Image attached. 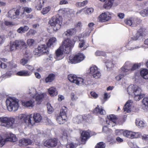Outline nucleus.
Wrapping results in <instances>:
<instances>
[{"mask_svg": "<svg viewBox=\"0 0 148 148\" xmlns=\"http://www.w3.org/2000/svg\"><path fill=\"white\" fill-rule=\"evenodd\" d=\"M90 94L91 96L95 99L97 98L98 97V94L94 91H91Z\"/></svg>", "mask_w": 148, "mask_h": 148, "instance_id": "obj_55", "label": "nucleus"}, {"mask_svg": "<svg viewBox=\"0 0 148 148\" xmlns=\"http://www.w3.org/2000/svg\"><path fill=\"white\" fill-rule=\"evenodd\" d=\"M28 59L23 58L20 61V63L23 65L24 66L28 63Z\"/></svg>", "mask_w": 148, "mask_h": 148, "instance_id": "obj_51", "label": "nucleus"}, {"mask_svg": "<svg viewBox=\"0 0 148 148\" xmlns=\"http://www.w3.org/2000/svg\"><path fill=\"white\" fill-rule=\"evenodd\" d=\"M58 139L56 138H51L48 139L45 141L43 145L47 147H54L57 145Z\"/></svg>", "mask_w": 148, "mask_h": 148, "instance_id": "obj_11", "label": "nucleus"}, {"mask_svg": "<svg viewBox=\"0 0 148 148\" xmlns=\"http://www.w3.org/2000/svg\"><path fill=\"white\" fill-rule=\"evenodd\" d=\"M97 70H98V69L95 66L90 67V68L89 74L91 75L92 74H94L95 72H96Z\"/></svg>", "mask_w": 148, "mask_h": 148, "instance_id": "obj_41", "label": "nucleus"}, {"mask_svg": "<svg viewBox=\"0 0 148 148\" xmlns=\"http://www.w3.org/2000/svg\"><path fill=\"white\" fill-rule=\"evenodd\" d=\"M32 143V140L29 138H23L19 140V145L21 146H26Z\"/></svg>", "mask_w": 148, "mask_h": 148, "instance_id": "obj_17", "label": "nucleus"}, {"mask_svg": "<svg viewBox=\"0 0 148 148\" xmlns=\"http://www.w3.org/2000/svg\"><path fill=\"white\" fill-rule=\"evenodd\" d=\"M44 97V95L43 94L37 95L35 98L36 101L37 102V104H40Z\"/></svg>", "mask_w": 148, "mask_h": 148, "instance_id": "obj_32", "label": "nucleus"}, {"mask_svg": "<svg viewBox=\"0 0 148 148\" xmlns=\"http://www.w3.org/2000/svg\"><path fill=\"white\" fill-rule=\"evenodd\" d=\"M45 0H39L37 2L36 8L37 10H40L44 5Z\"/></svg>", "mask_w": 148, "mask_h": 148, "instance_id": "obj_30", "label": "nucleus"}, {"mask_svg": "<svg viewBox=\"0 0 148 148\" xmlns=\"http://www.w3.org/2000/svg\"><path fill=\"white\" fill-rule=\"evenodd\" d=\"M24 11L26 12L27 13H29L32 11V9L31 8L25 7L24 8Z\"/></svg>", "mask_w": 148, "mask_h": 148, "instance_id": "obj_57", "label": "nucleus"}, {"mask_svg": "<svg viewBox=\"0 0 148 148\" xmlns=\"http://www.w3.org/2000/svg\"><path fill=\"white\" fill-rule=\"evenodd\" d=\"M127 91L129 95L132 94V92L134 95V99L136 101H139L144 97V95L141 94V89L138 86L133 85L132 86L128 88Z\"/></svg>", "mask_w": 148, "mask_h": 148, "instance_id": "obj_4", "label": "nucleus"}, {"mask_svg": "<svg viewBox=\"0 0 148 148\" xmlns=\"http://www.w3.org/2000/svg\"><path fill=\"white\" fill-rule=\"evenodd\" d=\"M145 125V123L142 121H140L138 123V126L140 127H143Z\"/></svg>", "mask_w": 148, "mask_h": 148, "instance_id": "obj_62", "label": "nucleus"}, {"mask_svg": "<svg viewBox=\"0 0 148 148\" xmlns=\"http://www.w3.org/2000/svg\"><path fill=\"white\" fill-rule=\"evenodd\" d=\"M62 21V17L57 14L52 17L49 23L51 26L53 27V30L57 31L60 28Z\"/></svg>", "mask_w": 148, "mask_h": 148, "instance_id": "obj_2", "label": "nucleus"}, {"mask_svg": "<svg viewBox=\"0 0 148 148\" xmlns=\"http://www.w3.org/2000/svg\"><path fill=\"white\" fill-rule=\"evenodd\" d=\"M75 145L73 143H69L66 145V148H74Z\"/></svg>", "mask_w": 148, "mask_h": 148, "instance_id": "obj_63", "label": "nucleus"}, {"mask_svg": "<svg viewBox=\"0 0 148 148\" xmlns=\"http://www.w3.org/2000/svg\"><path fill=\"white\" fill-rule=\"evenodd\" d=\"M59 137L62 139H67L68 136L65 131H63L62 133L59 135Z\"/></svg>", "mask_w": 148, "mask_h": 148, "instance_id": "obj_42", "label": "nucleus"}, {"mask_svg": "<svg viewBox=\"0 0 148 148\" xmlns=\"http://www.w3.org/2000/svg\"><path fill=\"white\" fill-rule=\"evenodd\" d=\"M142 138L143 140L147 141L148 143V135H144L142 136Z\"/></svg>", "mask_w": 148, "mask_h": 148, "instance_id": "obj_61", "label": "nucleus"}, {"mask_svg": "<svg viewBox=\"0 0 148 148\" xmlns=\"http://www.w3.org/2000/svg\"><path fill=\"white\" fill-rule=\"evenodd\" d=\"M10 136L4 139L3 141L4 142L5 144L6 142L11 141L15 142L17 140V138L13 134H10Z\"/></svg>", "mask_w": 148, "mask_h": 148, "instance_id": "obj_24", "label": "nucleus"}, {"mask_svg": "<svg viewBox=\"0 0 148 148\" xmlns=\"http://www.w3.org/2000/svg\"><path fill=\"white\" fill-rule=\"evenodd\" d=\"M95 55L97 56H106L105 53L103 51H97L95 52Z\"/></svg>", "mask_w": 148, "mask_h": 148, "instance_id": "obj_44", "label": "nucleus"}, {"mask_svg": "<svg viewBox=\"0 0 148 148\" xmlns=\"http://www.w3.org/2000/svg\"><path fill=\"white\" fill-rule=\"evenodd\" d=\"M34 40L32 39H28L27 41L28 45L29 46H32L34 44Z\"/></svg>", "mask_w": 148, "mask_h": 148, "instance_id": "obj_49", "label": "nucleus"}, {"mask_svg": "<svg viewBox=\"0 0 148 148\" xmlns=\"http://www.w3.org/2000/svg\"><path fill=\"white\" fill-rule=\"evenodd\" d=\"M111 14L108 12L102 13L98 17L99 21L104 22L110 20L111 18Z\"/></svg>", "mask_w": 148, "mask_h": 148, "instance_id": "obj_14", "label": "nucleus"}, {"mask_svg": "<svg viewBox=\"0 0 148 148\" xmlns=\"http://www.w3.org/2000/svg\"><path fill=\"white\" fill-rule=\"evenodd\" d=\"M57 40L56 38L52 37L51 38L47 43V46L49 48L51 47H54L57 43Z\"/></svg>", "mask_w": 148, "mask_h": 148, "instance_id": "obj_19", "label": "nucleus"}, {"mask_svg": "<svg viewBox=\"0 0 148 148\" xmlns=\"http://www.w3.org/2000/svg\"><path fill=\"white\" fill-rule=\"evenodd\" d=\"M90 137L89 132L87 131H83L81 135V141L82 142H85Z\"/></svg>", "mask_w": 148, "mask_h": 148, "instance_id": "obj_15", "label": "nucleus"}, {"mask_svg": "<svg viewBox=\"0 0 148 148\" xmlns=\"http://www.w3.org/2000/svg\"><path fill=\"white\" fill-rule=\"evenodd\" d=\"M16 75L19 76H28L31 75V73L28 72L27 70H23L18 72Z\"/></svg>", "mask_w": 148, "mask_h": 148, "instance_id": "obj_25", "label": "nucleus"}, {"mask_svg": "<svg viewBox=\"0 0 148 148\" xmlns=\"http://www.w3.org/2000/svg\"><path fill=\"white\" fill-rule=\"evenodd\" d=\"M121 71L123 72H126L128 71H130V69H128L127 66L124 65L121 68Z\"/></svg>", "mask_w": 148, "mask_h": 148, "instance_id": "obj_48", "label": "nucleus"}, {"mask_svg": "<svg viewBox=\"0 0 148 148\" xmlns=\"http://www.w3.org/2000/svg\"><path fill=\"white\" fill-rule=\"evenodd\" d=\"M141 14L142 16L145 17L148 15V8L145 9L141 12Z\"/></svg>", "mask_w": 148, "mask_h": 148, "instance_id": "obj_47", "label": "nucleus"}, {"mask_svg": "<svg viewBox=\"0 0 148 148\" xmlns=\"http://www.w3.org/2000/svg\"><path fill=\"white\" fill-rule=\"evenodd\" d=\"M33 118L34 122L36 123H38L41 121L42 119V117L39 113H34Z\"/></svg>", "mask_w": 148, "mask_h": 148, "instance_id": "obj_27", "label": "nucleus"}, {"mask_svg": "<svg viewBox=\"0 0 148 148\" xmlns=\"http://www.w3.org/2000/svg\"><path fill=\"white\" fill-rule=\"evenodd\" d=\"M114 0H108L106 1L103 5V7L106 9H109L112 6Z\"/></svg>", "mask_w": 148, "mask_h": 148, "instance_id": "obj_29", "label": "nucleus"}, {"mask_svg": "<svg viewBox=\"0 0 148 148\" xmlns=\"http://www.w3.org/2000/svg\"><path fill=\"white\" fill-rule=\"evenodd\" d=\"M68 118L67 117L62 116L59 115L57 116L56 120L58 123L60 124H63L67 121Z\"/></svg>", "mask_w": 148, "mask_h": 148, "instance_id": "obj_20", "label": "nucleus"}, {"mask_svg": "<svg viewBox=\"0 0 148 148\" xmlns=\"http://www.w3.org/2000/svg\"><path fill=\"white\" fill-rule=\"evenodd\" d=\"M118 118L114 114H110L107 116L106 119V123L111 127L115 125Z\"/></svg>", "mask_w": 148, "mask_h": 148, "instance_id": "obj_12", "label": "nucleus"}, {"mask_svg": "<svg viewBox=\"0 0 148 148\" xmlns=\"http://www.w3.org/2000/svg\"><path fill=\"white\" fill-rule=\"evenodd\" d=\"M51 10V7L48 6L44 8L41 11V13L43 15L47 14Z\"/></svg>", "mask_w": 148, "mask_h": 148, "instance_id": "obj_40", "label": "nucleus"}, {"mask_svg": "<svg viewBox=\"0 0 148 148\" xmlns=\"http://www.w3.org/2000/svg\"><path fill=\"white\" fill-rule=\"evenodd\" d=\"M142 103L144 105L148 107V97H145L142 101Z\"/></svg>", "mask_w": 148, "mask_h": 148, "instance_id": "obj_52", "label": "nucleus"}, {"mask_svg": "<svg viewBox=\"0 0 148 148\" xmlns=\"http://www.w3.org/2000/svg\"><path fill=\"white\" fill-rule=\"evenodd\" d=\"M5 143L3 141V138L2 136L0 135V145L1 147H3Z\"/></svg>", "mask_w": 148, "mask_h": 148, "instance_id": "obj_56", "label": "nucleus"}, {"mask_svg": "<svg viewBox=\"0 0 148 148\" xmlns=\"http://www.w3.org/2000/svg\"><path fill=\"white\" fill-rule=\"evenodd\" d=\"M146 29L143 27H140L138 29L135 35L131 38L133 40H136L143 38L145 35Z\"/></svg>", "mask_w": 148, "mask_h": 148, "instance_id": "obj_9", "label": "nucleus"}, {"mask_svg": "<svg viewBox=\"0 0 148 148\" xmlns=\"http://www.w3.org/2000/svg\"><path fill=\"white\" fill-rule=\"evenodd\" d=\"M4 25L7 26H11L14 25V23L12 21H9L8 20H5L4 22Z\"/></svg>", "mask_w": 148, "mask_h": 148, "instance_id": "obj_50", "label": "nucleus"}, {"mask_svg": "<svg viewBox=\"0 0 148 148\" xmlns=\"http://www.w3.org/2000/svg\"><path fill=\"white\" fill-rule=\"evenodd\" d=\"M26 67L29 70L28 72L31 73V75L34 69V67L32 66L29 65H26Z\"/></svg>", "mask_w": 148, "mask_h": 148, "instance_id": "obj_46", "label": "nucleus"}, {"mask_svg": "<svg viewBox=\"0 0 148 148\" xmlns=\"http://www.w3.org/2000/svg\"><path fill=\"white\" fill-rule=\"evenodd\" d=\"M85 58L84 55L82 53H78L75 55L69 57V60L71 64H76L80 62Z\"/></svg>", "mask_w": 148, "mask_h": 148, "instance_id": "obj_7", "label": "nucleus"}, {"mask_svg": "<svg viewBox=\"0 0 148 148\" xmlns=\"http://www.w3.org/2000/svg\"><path fill=\"white\" fill-rule=\"evenodd\" d=\"M55 75L52 73L49 74L45 79V81L46 83L52 82L55 79Z\"/></svg>", "mask_w": 148, "mask_h": 148, "instance_id": "obj_21", "label": "nucleus"}, {"mask_svg": "<svg viewBox=\"0 0 148 148\" xmlns=\"http://www.w3.org/2000/svg\"><path fill=\"white\" fill-rule=\"evenodd\" d=\"M19 101L15 98L9 97L6 101L8 110L10 111H16L19 107Z\"/></svg>", "mask_w": 148, "mask_h": 148, "instance_id": "obj_3", "label": "nucleus"}, {"mask_svg": "<svg viewBox=\"0 0 148 148\" xmlns=\"http://www.w3.org/2000/svg\"><path fill=\"white\" fill-rule=\"evenodd\" d=\"M32 114H21L18 117H0V125L9 128L12 127L14 124L25 123L27 125H32L34 123L32 122Z\"/></svg>", "mask_w": 148, "mask_h": 148, "instance_id": "obj_1", "label": "nucleus"}, {"mask_svg": "<svg viewBox=\"0 0 148 148\" xmlns=\"http://www.w3.org/2000/svg\"><path fill=\"white\" fill-rule=\"evenodd\" d=\"M20 13V9L13 8L9 11L8 13V17L10 18L15 19L18 18Z\"/></svg>", "mask_w": 148, "mask_h": 148, "instance_id": "obj_13", "label": "nucleus"}, {"mask_svg": "<svg viewBox=\"0 0 148 148\" xmlns=\"http://www.w3.org/2000/svg\"><path fill=\"white\" fill-rule=\"evenodd\" d=\"M123 134L124 136L131 139L138 138L140 135L139 132H133L127 130H124Z\"/></svg>", "mask_w": 148, "mask_h": 148, "instance_id": "obj_10", "label": "nucleus"}, {"mask_svg": "<svg viewBox=\"0 0 148 148\" xmlns=\"http://www.w3.org/2000/svg\"><path fill=\"white\" fill-rule=\"evenodd\" d=\"M76 32V29L75 28H71L68 29L64 32V34L66 36H72L75 34Z\"/></svg>", "mask_w": 148, "mask_h": 148, "instance_id": "obj_26", "label": "nucleus"}, {"mask_svg": "<svg viewBox=\"0 0 148 148\" xmlns=\"http://www.w3.org/2000/svg\"><path fill=\"white\" fill-rule=\"evenodd\" d=\"M77 77L76 75L70 74L68 75V78L69 80L72 82L75 83V81L76 80Z\"/></svg>", "mask_w": 148, "mask_h": 148, "instance_id": "obj_35", "label": "nucleus"}, {"mask_svg": "<svg viewBox=\"0 0 148 148\" xmlns=\"http://www.w3.org/2000/svg\"><path fill=\"white\" fill-rule=\"evenodd\" d=\"M48 112L49 114H51L53 111V108L51 106H48L47 107Z\"/></svg>", "mask_w": 148, "mask_h": 148, "instance_id": "obj_58", "label": "nucleus"}, {"mask_svg": "<svg viewBox=\"0 0 148 148\" xmlns=\"http://www.w3.org/2000/svg\"><path fill=\"white\" fill-rule=\"evenodd\" d=\"M63 52L62 49V47H60L56 51L55 58L58 60L62 59L64 57Z\"/></svg>", "mask_w": 148, "mask_h": 148, "instance_id": "obj_16", "label": "nucleus"}, {"mask_svg": "<svg viewBox=\"0 0 148 148\" xmlns=\"http://www.w3.org/2000/svg\"><path fill=\"white\" fill-rule=\"evenodd\" d=\"M67 108L65 106L62 107L60 110L59 115L62 116L67 117Z\"/></svg>", "mask_w": 148, "mask_h": 148, "instance_id": "obj_34", "label": "nucleus"}, {"mask_svg": "<svg viewBox=\"0 0 148 148\" xmlns=\"http://www.w3.org/2000/svg\"><path fill=\"white\" fill-rule=\"evenodd\" d=\"M49 93L51 97L56 96L58 94V92L56 89L53 87H51L49 88Z\"/></svg>", "mask_w": 148, "mask_h": 148, "instance_id": "obj_28", "label": "nucleus"}, {"mask_svg": "<svg viewBox=\"0 0 148 148\" xmlns=\"http://www.w3.org/2000/svg\"><path fill=\"white\" fill-rule=\"evenodd\" d=\"M36 32V30L33 29H30L27 34L28 35H34Z\"/></svg>", "mask_w": 148, "mask_h": 148, "instance_id": "obj_53", "label": "nucleus"}, {"mask_svg": "<svg viewBox=\"0 0 148 148\" xmlns=\"http://www.w3.org/2000/svg\"><path fill=\"white\" fill-rule=\"evenodd\" d=\"M131 106L130 105L129 102L127 101L124 105L123 107L124 111H126L127 112H129L130 111Z\"/></svg>", "mask_w": 148, "mask_h": 148, "instance_id": "obj_36", "label": "nucleus"}, {"mask_svg": "<svg viewBox=\"0 0 148 148\" xmlns=\"http://www.w3.org/2000/svg\"><path fill=\"white\" fill-rule=\"evenodd\" d=\"M92 112L96 115L99 114L101 115H104L106 114V112L102 108H100L98 105L93 110Z\"/></svg>", "mask_w": 148, "mask_h": 148, "instance_id": "obj_18", "label": "nucleus"}, {"mask_svg": "<svg viewBox=\"0 0 148 148\" xmlns=\"http://www.w3.org/2000/svg\"><path fill=\"white\" fill-rule=\"evenodd\" d=\"M94 74H92L90 75L93 77V78L95 79L99 78L101 76V74L100 72L98 70L96 72H95Z\"/></svg>", "mask_w": 148, "mask_h": 148, "instance_id": "obj_37", "label": "nucleus"}, {"mask_svg": "<svg viewBox=\"0 0 148 148\" xmlns=\"http://www.w3.org/2000/svg\"><path fill=\"white\" fill-rule=\"evenodd\" d=\"M75 95L74 93H71V97L72 101H75L77 98L76 97H75Z\"/></svg>", "mask_w": 148, "mask_h": 148, "instance_id": "obj_60", "label": "nucleus"}, {"mask_svg": "<svg viewBox=\"0 0 148 148\" xmlns=\"http://www.w3.org/2000/svg\"><path fill=\"white\" fill-rule=\"evenodd\" d=\"M29 29V27L27 26H25L23 27H21L17 30V32L19 33L22 34L25 33Z\"/></svg>", "mask_w": 148, "mask_h": 148, "instance_id": "obj_33", "label": "nucleus"}, {"mask_svg": "<svg viewBox=\"0 0 148 148\" xmlns=\"http://www.w3.org/2000/svg\"><path fill=\"white\" fill-rule=\"evenodd\" d=\"M118 16L121 19L123 18L125 16V14L123 13H119L118 14Z\"/></svg>", "mask_w": 148, "mask_h": 148, "instance_id": "obj_64", "label": "nucleus"}, {"mask_svg": "<svg viewBox=\"0 0 148 148\" xmlns=\"http://www.w3.org/2000/svg\"><path fill=\"white\" fill-rule=\"evenodd\" d=\"M105 143L103 142H100L96 145L95 148H105Z\"/></svg>", "mask_w": 148, "mask_h": 148, "instance_id": "obj_43", "label": "nucleus"}, {"mask_svg": "<svg viewBox=\"0 0 148 148\" xmlns=\"http://www.w3.org/2000/svg\"><path fill=\"white\" fill-rule=\"evenodd\" d=\"M124 77V75H123L119 74L115 77V79L117 81H120Z\"/></svg>", "mask_w": 148, "mask_h": 148, "instance_id": "obj_54", "label": "nucleus"}, {"mask_svg": "<svg viewBox=\"0 0 148 148\" xmlns=\"http://www.w3.org/2000/svg\"><path fill=\"white\" fill-rule=\"evenodd\" d=\"M23 105L26 107L33 106V102L31 101H27L26 102H23L22 103Z\"/></svg>", "mask_w": 148, "mask_h": 148, "instance_id": "obj_39", "label": "nucleus"}, {"mask_svg": "<svg viewBox=\"0 0 148 148\" xmlns=\"http://www.w3.org/2000/svg\"><path fill=\"white\" fill-rule=\"evenodd\" d=\"M75 42L73 40H71L67 38L62 42V49L63 52L65 53L68 54L71 51L72 49L74 47Z\"/></svg>", "mask_w": 148, "mask_h": 148, "instance_id": "obj_5", "label": "nucleus"}, {"mask_svg": "<svg viewBox=\"0 0 148 148\" xmlns=\"http://www.w3.org/2000/svg\"><path fill=\"white\" fill-rule=\"evenodd\" d=\"M7 67V65L5 63L1 61L0 63V67L2 69L6 68Z\"/></svg>", "mask_w": 148, "mask_h": 148, "instance_id": "obj_59", "label": "nucleus"}, {"mask_svg": "<svg viewBox=\"0 0 148 148\" xmlns=\"http://www.w3.org/2000/svg\"><path fill=\"white\" fill-rule=\"evenodd\" d=\"M79 44L78 47L80 49H82V50L84 51L85 50L87 47L86 45V42L84 39L79 40Z\"/></svg>", "mask_w": 148, "mask_h": 148, "instance_id": "obj_22", "label": "nucleus"}, {"mask_svg": "<svg viewBox=\"0 0 148 148\" xmlns=\"http://www.w3.org/2000/svg\"><path fill=\"white\" fill-rule=\"evenodd\" d=\"M84 80L83 78L77 77L75 83L77 85L79 84H84Z\"/></svg>", "mask_w": 148, "mask_h": 148, "instance_id": "obj_38", "label": "nucleus"}, {"mask_svg": "<svg viewBox=\"0 0 148 148\" xmlns=\"http://www.w3.org/2000/svg\"><path fill=\"white\" fill-rule=\"evenodd\" d=\"M140 75L143 78L148 79V69H144L140 71Z\"/></svg>", "mask_w": 148, "mask_h": 148, "instance_id": "obj_23", "label": "nucleus"}, {"mask_svg": "<svg viewBox=\"0 0 148 148\" xmlns=\"http://www.w3.org/2000/svg\"><path fill=\"white\" fill-rule=\"evenodd\" d=\"M125 24L129 26L132 27V25L134 23V19L133 18H130L125 19L124 20Z\"/></svg>", "mask_w": 148, "mask_h": 148, "instance_id": "obj_31", "label": "nucleus"}, {"mask_svg": "<svg viewBox=\"0 0 148 148\" xmlns=\"http://www.w3.org/2000/svg\"><path fill=\"white\" fill-rule=\"evenodd\" d=\"M49 52V47L47 45L43 44L39 45L35 49L34 53L36 55L40 56L45 54H48Z\"/></svg>", "mask_w": 148, "mask_h": 148, "instance_id": "obj_8", "label": "nucleus"}, {"mask_svg": "<svg viewBox=\"0 0 148 148\" xmlns=\"http://www.w3.org/2000/svg\"><path fill=\"white\" fill-rule=\"evenodd\" d=\"M140 64H134L132 68L130 69V71H134L136 69H137L138 68L140 67Z\"/></svg>", "mask_w": 148, "mask_h": 148, "instance_id": "obj_45", "label": "nucleus"}, {"mask_svg": "<svg viewBox=\"0 0 148 148\" xmlns=\"http://www.w3.org/2000/svg\"><path fill=\"white\" fill-rule=\"evenodd\" d=\"M9 47L10 50L9 51L12 52L15 51L16 49L26 48L27 45L22 40H16L10 42Z\"/></svg>", "mask_w": 148, "mask_h": 148, "instance_id": "obj_6", "label": "nucleus"}]
</instances>
